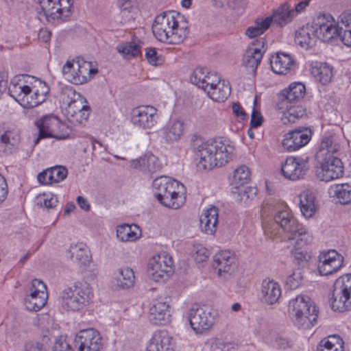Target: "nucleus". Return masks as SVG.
Listing matches in <instances>:
<instances>
[{"label": "nucleus", "mask_w": 351, "mask_h": 351, "mask_svg": "<svg viewBox=\"0 0 351 351\" xmlns=\"http://www.w3.org/2000/svg\"><path fill=\"white\" fill-rule=\"evenodd\" d=\"M317 351H343V341L339 335H330L322 339Z\"/></svg>", "instance_id": "obj_45"}, {"label": "nucleus", "mask_w": 351, "mask_h": 351, "mask_svg": "<svg viewBox=\"0 0 351 351\" xmlns=\"http://www.w3.org/2000/svg\"><path fill=\"white\" fill-rule=\"evenodd\" d=\"M321 163L317 175L320 180L328 182L339 178L343 174V166L338 157L317 158Z\"/></svg>", "instance_id": "obj_16"}, {"label": "nucleus", "mask_w": 351, "mask_h": 351, "mask_svg": "<svg viewBox=\"0 0 351 351\" xmlns=\"http://www.w3.org/2000/svg\"><path fill=\"white\" fill-rule=\"evenodd\" d=\"M147 272L154 281L165 282L173 272L171 256L165 252L154 256L149 261Z\"/></svg>", "instance_id": "obj_13"}, {"label": "nucleus", "mask_w": 351, "mask_h": 351, "mask_svg": "<svg viewBox=\"0 0 351 351\" xmlns=\"http://www.w3.org/2000/svg\"><path fill=\"white\" fill-rule=\"evenodd\" d=\"M152 32L159 41L176 45L187 37L189 29L184 16L171 11L163 12L156 17Z\"/></svg>", "instance_id": "obj_4"}, {"label": "nucleus", "mask_w": 351, "mask_h": 351, "mask_svg": "<svg viewBox=\"0 0 351 351\" xmlns=\"http://www.w3.org/2000/svg\"><path fill=\"white\" fill-rule=\"evenodd\" d=\"M310 0H303L298 3L294 7H292L293 14L296 17L298 14L302 13L309 5Z\"/></svg>", "instance_id": "obj_64"}, {"label": "nucleus", "mask_w": 351, "mask_h": 351, "mask_svg": "<svg viewBox=\"0 0 351 351\" xmlns=\"http://www.w3.org/2000/svg\"><path fill=\"white\" fill-rule=\"evenodd\" d=\"M186 318L195 333L210 329L215 324V316L198 304H193L186 313Z\"/></svg>", "instance_id": "obj_12"}, {"label": "nucleus", "mask_w": 351, "mask_h": 351, "mask_svg": "<svg viewBox=\"0 0 351 351\" xmlns=\"http://www.w3.org/2000/svg\"><path fill=\"white\" fill-rule=\"evenodd\" d=\"M250 176L251 173L249 168L245 165H241L234 171L232 184L237 189L247 183L250 180Z\"/></svg>", "instance_id": "obj_50"}, {"label": "nucleus", "mask_w": 351, "mask_h": 351, "mask_svg": "<svg viewBox=\"0 0 351 351\" xmlns=\"http://www.w3.org/2000/svg\"><path fill=\"white\" fill-rule=\"evenodd\" d=\"M161 136L167 142H174L180 138L184 132V123L178 119L170 120L160 130Z\"/></svg>", "instance_id": "obj_35"}, {"label": "nucleus", "mask_w": 351, "mask_h": 351, "mask_svg": "<svg viewBox=\"0 0 351 351\" xmlns=\"http://www.w3.org/2000/svg\"><path fill=\"white\" fill-rule=\"evenodd\" d=\"M141 237V230L136 224H123L117 226V237L121 242H132Z\"/></svg>", "instance_id": "obj_38"}, {"label": "nucleus", "mask_w": 351, "mask_h": 351, "mask_svg": "<svg viewBox=\"0 0 351 351\" xmlns=\"http://www.w3.org/2000/svg\"><path fill=\"white\" fill-rule=\"evenodd\" d=\"M206 346L210 351H223L225 348V343L218 338H210L206 342Z\"/></svg>", "instance_id": "obj_60"}, {"label": "nucleus", "mask_w": 351, "mask_h": 351, "mask_svg": "<svg viewBox=\"0 0 351 351\" xmlns=\"http://www.w3.org/2000/svg\"><path fill=\"white\" fill-rule=\"evenodd\" d=\"M274 219L285 232L289 233L287 240L294 246L291 251L294 263L299 266L307 264L311 256L302 247L311 243V234L288 210L278 211Z\"/></svg>", "instance_id": "obj_1"}, {"label": "nucleus", "mask_w": 351, "mask_h": 351, "mask_svg": "<svg viewBox=\"0 0 351 351\" xmlns=\"http://www.w3.org/2000/svg\"><path fill=\"white\" fill-rule=\"evenodd\" d=\"M282 293L280 285L273 280H264L261 285L262 300L267 304L278 302Z\"/></svg>", "instance_id": "obj_31"}, {"label": "nucleus", "mask_w": 351, "mask_h": 351, "mask_svg": "<svg viewBox=\"0 0 351 351\" xmlns=\"http://www.w3.org/2000/svg\"><path fill=\"white\" fill-rule=\"evenodd\" d=\"M47 298L45 284L40 280L34 279L32 282L30 293L25 299V308L30 311H38L46 304Z\"/></svg>", "instance_id": "obj_15"}, {"label": "nucleus", "mask_w": 351, "mask_h": 351, "mask_svg": "<svg viewBox=\"0 0 351 351\" xmlns=\"http://www.w3.org/2000/svg\"><path fill=\"white\" fill-rule=\"evenodd\" d=\"M303 281V275L300 269H296L289 276L287 279L286 285L291 289H295L299 287Z\"/></svg>", "instance_id": "obj_57"}, {"label": "nucleus", "mask_w": 351, "mask_h": 351, "mask_svg": "<svg viewBox=\"0 0 351 351\" xmlns=\"http://www.w3.org/2000/svg\"><path fill=\"white\" fill-rule=\"evenodd\" d=\"M145 58L148 62L153 66L162 65L165 62L164 57L158 54L156 49L152 47L146 49Z\"/></svg>", "instance_id": "obj_56"}, {"label": "nucleus", "mask_w": 351, "mask_h": 351, "mask_svg": "<svg viewBox=\"0 0 351 351\" xmlns=\"http://www.w3.org/2000/svg\"><path fill=\"white\" fill-rule=\"evenodd\" d=\"M256 194L257 189L256 187L247 186L238 190L239 199L245 203H247L249 200H252Z\"/></svg>", "instance_id": "obj_58"}, {"label": "nucleus", "mask_w": 351, "mask_h": 351, "mask_svg": "<svg viewBox=\"0 0 351 351\" xmlns=\"http://www.w3.org/2000/svg\"><path fill=\"white\" fill-rule=\"evenodd\" d=\"M330 306L333 311L341 313L351 310V274L342 276L335 282Z\"/></svg>", "instance_id": "obj_9"}, {"label": "nucleus", "mask_w": 351, "mask_h": 351, "mask_svg": "<svg viewBox=\"0 0 351 351\" xmlns=\"http://www.w3.org/2000/svg\"><path fill=\"white\" fill-rule=\"evenodd\" d=\"M21 134L18 128L5 125L0 128V152L6 155L13 154L21 143Z\"/></svg>", "instance_id": "obj_20"}, {"label": "nucleus", "mask_w": 351, "mask_h": 351, "mask_svg": "<svg viewBox=\"0 0 351 351\" xmlns=\"http://www.w3.org/2000/svg\"><path fill=\"white\" fill-rule=\"evenodd\" d=\"M269 27L268 19L258 18L255 21L254 25L247 28L245 35L250 38H255L262 35Z\"/></svg>", "instance_id": "obj_49"}, {"label": "nucleus", "mask_w": 351, "mask_h": 351, "mask_svg": "<svg viewBox=\"0 0 351 351\" xmlns=\"http://www.w3.org/2000/svg\"><path fill=\"white\" fill-rule=\"evenodd\" d=\"M306 93L305 86L301 82L291 83L287 88L282 90L278 95L280 106L298 104L304 97Z\"/></svg>", "instance_id": "obj_23"}, {"label": "nucleus", "mask_w": 351, "mask_h": 351, "mask_svg": "<svg viewBox=\"0 0 351 351\" xmlns=\"http://www.w3.org/2000/svg\"><path fill=\"white\" fill-rule=\"evenodd\" d=\"M51 337L49 335H44L39 341H31L25 345V351H47Z\"/></svg>", "instance_id": "obj_51"}, {"label": "nucleus", "mask_w": 351, "mask_h": 351, "mask_svg": "<svg viewBox=\"0 0 351 351\" xmlns=\"http://www.w3.org/2000/svg\"><path fill=\"white\" fill-rule=\"evenodd\" d=\"M337 36L341 37L343 43L351 47V13H344L341 16V26Z\"/></svg>", "instance_id": "obj_44"}, {"label": "nucleus", "mask_w": 351, "mask_h": 351, "mask_svg": "<svg viewBox=\"0 0 351 351\" xmlns=\"http://www.w3.org/2000/svg\"><path fill=\"white\" fill-rule=\"evenodd\" d=\"M90 108L78 109L75 110L73 114H66L69 121L73 124H82L88 120L90 113Z\"/></svg>", "instance_id": "obj_53"}, {"label": "nucleus", "mask_w": 351, "mask_h": 351, "mask_svg": "<svg viewBox=\"0 0 351 351\" xmlns=\"http://www.w3.org/2000/svg\"><path fill=\"white\" fill-rule=\"evenodd\" d=\"M50 171L45 173L52 180V184L62 181L67 175V169L62 166H56L49 168Z\"/></svg>", "instance_id": "obj_54"}, {"label": "nucleus", "mask_w": 351, "mask_h": 351, "mask_svg": "<svg viewBox=\"0 0 351 351\" xmlns=\"http://www.w3.org/2000/svg\"><path fill=\"white\" fill-rule=\"evenodd\" d=\"M330 193L338 199L341 204L351 203V185L348 183L337 184L332 186Z\"/></svg>", "instance_id": "obj_47"}, {"label": "nucleus", "mask_w": 351, "mask_h": 351, "mask_svg": "<svg viewBox=\"0 0 351 351\" xmlns=\"http://www.w3.org/2000/svg\"><path fill=\"white\" fill-rule=\"evenodd\" d=\"M75 346L78 351H100L102 339L99 332L93 328L82 330L76 335Z\"/></svg>", "instance_id": "obj_18"}, {"label": "nucleus", "mask_w": 351, "mask_h": 351, "mask_svg": "<svg viewBox=\"0 0 351 351\" xmlns=\"http://www.w3.org/2000/svg\"><path fill=\"white\" fill-rule=\"evenodd\" d=\"M115 280L117 286L122 289L133 287L135 282L134 271L130 267L119 269L115 276Z\"/></svg>", "instance_id": "obj_43"}, {"label": "nucleus", "mask_w": 351, "mask_h": 351, "mask_svg": "<svg viewBox=\"0 0 351 351\" xmlns=\"http://www.w3.org/2000/svg\"><path fill=\"white\" fill-rule=\"evenodd\" d=\"M263 123V117L261 114V113L258 111H256L254 108L253 109L252 116H251V121H250V125L251 128H258L261 126Z\"/></svg>", "instance_id": "obj_63"}, {"label": "nucleus", "mask_w": 351, "mask_h": 351, "mask_svg": "<svg viewBox=\"0 0 351 351\" xmlns=\"http://www.w3.org/2000/svg\"><path fill=\"white\" fill-rule=\"evenodd\" d=\"M38 4L37 13L40 21L58 25L68 20L72 14L73 0H34Z\"/></svg>", "instance_id": "obj_6"}, {"label": "nucleus", "mask_w": 351, "mask_h": 351, "mask_svg": "<svg viewBox=\"0 0 351 351\" xmlns=\"http://www.w3.org/2000/svg\"><path fill=\"white\" fill-rule=\"evenodd\" d=\"M117 5L125 21L134 19L138 10L136 0H118Z\"/></svg>", "instance_id": "obj_48"}, {"label": "nucleus", "mask_w": 351, "mask_h": 351, "mask_svg": "<svg viewBox=\"0 0 351 351\" xmlns=\"http://www.w3.org/2000/svg\"><path fill=\"white\" fill-rule=\"evenodd\" d=\"M154 196L163 206L179 208L184 202V186L171 178L160 176L153 181Z\"/></svg>", "instance_id": "obj_5"}, {"label": "nucleus", "mask_w": 351, "mask_h": 351, "mask_svg": "<svg viewBox=\"0 0 351 351\" xmlns=\"http://www.w3.org/2000/svg\"><path fill=\"white\" fill-rule=\"evenodd\" d=\"M280 106L283 110V117L282 118L285 123H295L298 119L302 118L306 113V110L298 104H290V105Z\"/></svg>", "instance_id": "obj_41"}, {"label": "nucleus", "mask_w": 351, "mask_h": 351, "mask_svg": "<svg viewBox=\"0 0 351 351\" xmlns=\"http://www.w3.org/2000/svg\"><path fill=\"white\" fill-rule=\"evenodd\" d=\"M312 132L308 128L297 129L287 133L282 141L283 147L293 152L306 145L311 138Z\"/></svg>", "instance_id": "obj_22"}, {"label": "nucleus", "mask_w": 351, "mask_h": 351, "mask_svg": "<svg viewBox=\"0 0 351 351\" xmlns=\"http://www.w3.org/2000/svg\"><path fill=\"white\" fill-rule=\"evenodd\" d=\"M315 35L311 25L307 24L295 32V42L304 49H308L315 43Z\"/></svg>", "instance_id": "obj_37"}, {"label": "nucleus", "mask_w": 351, "mask_h": 351, "mask_svg": "<svg viewBox=\"0 0 351 351\" xmlns=\"http://www.w3.org/2000/svg\"><path fill=\"white\" fill-rule=\"evenodd\" d=\"M231 88L228 82L221 80L212 88L207 89V95L213 101L222 102L226 100L230 95Z\"/></svg>", "instance_id": "obj_40"}, {"label": "nucleus", "mask_w": 351, "mask_h": 351, "mask_svg": "<svg viewBox=\"0 0 351 351\" xmlns=\"http://www.w3.org/2000/svg\"><path fill=\"white\" fill-rule=\"evenodd\" d=\"M208 256V250L203 245H197L195 247V259L197 263L206 261Z\"/></svg>", "instance_id": "obj_61"}, {"label": "nucleus", "mask_w": 351, "mask_h": 351, "mask_svg": "<svg viewBox=\"0 0 351 351\" xmlns=\"http://www.w3.org/2000/svg\"><path fill=\"white\" fill-rule=\"evenodd\" d=\"M39 130L38 137L34 140L37 145L41 138H55L64 139L69 137L70 128L60 119L53 116H47L36 122Z\"/></svg>", "instance_id": "obj_11"}, {"label": "nucleus", "mask_w": 351, "mask_h": 351, "mask_svg": "<svg viewBox=\"0 0 351 351\" xmlns=\"http://www.w3.org/2000/svg\"><path fill=\"white\" fill-rule=\"evenodd\" d=\"M68 252L72 261L81 268L86 267L91 261L90 252L83 243L71 244Z\"/></svg>", "instance_id": "obj_27"}, {"label": "nucleus", "mask_w": 351, "mask_h": 351, "mask_svg": "<svg viewBox=\"0 0 351 351\" xmlns=\"http://www.w3.org/2000/svg\"><path fill=\"white\" fill-rule=\"evenodd\" d=\"M233 151L232 146L221 139L197 140L194 143V152L198 160L197 166L203 170L225 165L232 159Z\"/></svg>", "instance_id": "obj_3"}, {"label": "nucleus", "mask_w": 351, "mask_h": 351, "mask_svg": "<svg viewBox=\"0 0 351 351\" xmlns=\"http://www.w3.org/2000/svg\"><path fill=\"white\" fill-rule=\"evenodd\" d=\"M82 96L80 93L76 92L72 87L65 86L62 89L60 97L61 102L66 107Z\"/></svg>", "instance_id": "obj_52"}, {"label": "nucleus", "mask_w": 351, "mask_h": 351, "mask_svg": "<svg viewBox=\"0 0 351 351\" xmlns=\"http://www.w3.org/2000/svg\"><path fill=\"white\" fill-rule=\"evenodd\" d=\"M131 166L134 169L140 168L142 171L150 173L156 172L162 168L158 158L151 153H147L138 159L133 160Z\"/></svg>", "instance_id": "obj_36"}, {"label": "nucleus", "mask_w": 351, "mask_h": 351, "mask_svg": "<svg viewBox=\"0 0 351 351\" xmlns=\"http://www.w3.org/2000/svg\"><path fill=\"white\" fill-rule=\"evenodd\" d=\"M271 70L278 75H287L295 66V62L290 55L285 53H277L270 59Z\"/></svg>", "instance_id": "obj_29"}, {"label": "nucleus", "mask_w": 351, "mask_h": 351, "mask_svg": "<svg viewBox=\"0 0 351 351\" xmlns=\"http://www.w3.org/2000/svg\"><path fill=\"white\" fill-rule=\"evenodd\" d=\"M289 308L293 315L294 324L298 328L308 329L317 321L318 311L307 295H299L290 300Z\"/></svg>", "instance_id": "obj_8"}, {"label": "nucleus", "mask_w": 351, "mask_h": 351, "mask_svg": "<svg viewBox=\"0 0 351 351\" xmlns=\"http://www.w3.org/2000/svg\"><path fill=\"white\" fill-rule=\"evenodd\" d=\"M97 69L92 67L91 62L83 60H68L62 68V74L69 82L80 85L87 82Z\"/></svg>", "instance_id": "obj_10"}, {"label": "nucleus", "mask_w": 351, "mask_h": 351, "mask_svg": "<svg viewBox=\"0 0 351 351\" xmlns=\"http://www.w3.org/2000/svg\"><path fill=\"white\" fill-rule=\"evenodd\" d=\"M311 73L323 84L330 82L332 75V69L327 64L317 62L312 65Z\"/></svg>", "instance_id": "obj_42"}, {"label": "nucleus", "mask_w": 351, "mask_h": 351, "mask_svg": "<svg viewBox=\"0 0 351 351\" xmlns=\"http://www.w3.org/2000/svg\"><path fill=\"white\" fill-rule=\"evenodd\" d=\"M214 267L219 276L227 278L236 267L235 257L230 251L219 252L214 256Z\"/></svg>", "instance_id": "obj_24"}, {"label": "nucleus", "mask_w": 351, "mask_h": 351, "mask_svg": "<svg viewBox=\"0 0 351 351\" xmlns=\"http://www.w3.org/2000/svg\"><path fill=\"white\" fill-rule=\"evenodd\" d=\"M93 297L90 285L86 282L77 281L64 288L60 295V304L66 311H77L87 306Z\"/></svg>", "instance_id": "obj_7"}, {"label": "nucleus", "mask_w": 351, "mask_h": 351, "mask_svg": "<svg viewBox=\"0 0 351 351\" xmlns=\"http://www.w3.org/2000/svg\"><path fill=\"white\" fill-rule=\"evenodd\" d=\"M341 149L340 140L336 135L324 137L321 141L319 149L317 152V158L324 157H336L334 156Z\"/></svg>", "instance_id": "obj_32"}, {"label": "nucleus", "mask_w": 351, "mask_h": 351, "mask_svg": "<svg viewBox=\"0 0 351 351\" xmlns=\"http://www.w3.org/2000/svg\"><path fill=\"white\" fill-rule=\"evenodd\" d=\"M157 109L152 106H141L131 112L132 123L139 128L150 129L157 123Z\"/></svg>", "instance_id": "obj_17"}, {"label": "nucleus", "mask_w": 351, "mask_h": 351, "mask_svg": "<svg viewBox=\"0 0 351 351\" xmlns=\"http://www.w3.org/2000/svg\"><path fill=\"white\" fill-rule=\"evenodd\" d=\"M70 350L71 346L69 343L66 341V338L62 336L56 339L52 347L53 351H69Z\"/></svg>", "instance_id": "obj_62"}, {"label": "nucleus", "mask_w": 351, "mask_h": 351, "mask_svg": "<svg viewBox=\"0 0 351 351\" xmlns=\"http://www.w3.org/2000/svg\"><path fill=\"white\" fill-rule=\"evenodd\" d=\"M249 47L243 57V64L252 72H255L263 58V51L258 47Z\"/></svg>", "instance_id": "obj_39"}, {"label": "nucleus", "mask_w": 351, "mask_h": 351, "mask_svg": "<svg viewBox=\"0 0 351 351\" xmlns=\"http://www.w3.org/2000/svg\"><path fill=\"white\" fill-rule=\"evenodd\" d=\"M318 258L317 269L322 276L336 273L343 266V257L336 250L324 251Z\"/></svg>", "instance_id": "obj_19"}, {"label": "nucleus", "mask_w": 351, "mask_h": 351, "mask_svg": "<svg viewBox=\"0 0 351 351\" xmlns=\"http://www.w3.org/2000/svg\"><path fill=\"white\" fill-rule=\"evenodd\" d=\"M300 210L306 218L312 217L317 209L316 197L311 190H306L300 195Z\"/></svg>", "instance_id": "obj_34"}, {"label": "nucleus", "mask_w": 351, "mask_h": 351, "mask_svg": "<svg viewBox=\"0 0 351 351\" xmlns=\"http://www.w3.org/2000/svg\"><path fill=\"white\" fill-rule=\"evenodd\" d=\"M269 20V25L275 23L280 27H282L291 23L295 16L292 11V7L289 3H285L274 10L270 16L266 17Z\"/></svg>", "instance_id": "obj_30"}, {"label": "nucleus", "mask_w": 351, "mask_h": 351, "mask_svg": "<svg viewBox=\"0 0 351 351\" xmlns=\"http://www.w3.org/2000/svg\"><path fill=\"white\" fill-rule=\"evenodd\" d=\"M169 305L162 300L153 301L149 312V320L154 325H165L170 322Z\"/></svg>", "instance_id": "obj_25"}, {"label": "nucleus", "mask_w": 351, "mask_h": 351, "mask_svg": "<svg viewBox=\"0 0 351 351\" xmlns=\"http://www.w3.org/2000/svg\"><path fill=\"white\" fill-rule=\"evenodd\" d=\"M171 341L172 337L167 330H159L149 340L147 351H174Z\"/></svg>", "instance_id": "obj_28"}, {"label": "nucleus", "mask_w": 351, "mask_h": 351, "mask_svg": "<svg viewBox=\"0 0 351 351\" xmlns=\"http://www.w3.org/2000/svg\"><path fill=\"white\" fill-rule=\"evenodd\" d=\"M315 37L322 42H328L337 36L339 27L329 14H319L311 24Z\"/></svg>", "instance_id": "obj_14"}, {"label": "nucleus", "mask_w": 351, "mask_h": 351, "mask_svg": "<svg viewBox=\"0 0 351 351\" xmlns=\"http://www.w3.org/2000/svg\"><path fill=\"white\" fill-rule=\"evenodd\" d=\"M191 82L206 93L207 89H212L215 84L221 80L215 73L208 72L206 69L197 68L191 75Z\"/></svg>", "instance_id": "obj_26"}, {"label": "nucleus", "mask_w": 351, "mask_h": 351, "mask_svg": "<svg viewBox=\"0 0 351 351\" xmlns=\"http://www.w3.org/2000/svg\"><path fill=\"white\" fill-rule=\"evenodd\" d=\"M10 96L24 108H33L43 104L49 92L47 84L28 75L15 76L9 87Z\"/></svg>", "instance_id": "obj_2"}, {"label": "nucleus", "mask_w": 351, "mask_h": 351, "mask_svg": "<svg viewBox=\"0 0 351 351\" xmlns=\"http://www.w3.org/2000/svg\"><path fill=\"white\" fill-rule=\"evenodd\" d=\"M218 222V209L215 206H210L205 210L200 216V228L208 234H213L216 232Z\"/></svg>", "instance_id": "obj_33"}, {"label": "nucleus", "mask_w": 351, "mask_h": 351, "mask_svg": "<svg viewBox=\"0 0 351 351\" xmlns=\"http://www.w3.org/2000/svg\"><path fill=\"white\" fill-rule=\"evenodd\" d=\"M36 200L38 205L47 209L56 207L58 203L57 197L52 194L40 195L37 196Z\"/></svg>", "instance_id": "obj_55"}, {"label": "nucleus", "mask_w": 351, "mask_h": 351, "mask_svg": "<svg viewBox=\"0 0 351 351\" xmlns=\"http://www.w3.org/2000/svg\"><path fill=\"white\" fill-rule=\"evenodd\" d=\"M308 170L307 160L302 158L289 157L281 167L284 177L291 180L302 178Z\"/></svg>", "instance_id": "obj_21"}, {"label": "nucleus", "mask_w": 351, "mask_h": 351, "mask_svg": "<svg viewBox=\"0 0 351 351\" xmlns=\"http://www.w3.org/2000/svg\"><path fill=\"white\" fill-rule=\"evenodd\" d=\"M88 107L90 106L87 100L84 97L82 96L79 99L75 100V101L71 103L69 106H66L65 110L66 114H73L75 110H78V109H81L82 110L84 108Z\"/></svg>", "instance_id": "obj_59"}, {"label": "nucleus", "mask_w": 351, "mask_h": 351, "mask_svg": "<svg viewBox=\"0 0 351 351\" xmlns=\"http://www.w3.org/2000/svg\"><path fill=\"white\" fill-rule=\"evenodd\" d=\"M141 47L142 43L138 40L120 44L117 47V49L124 58L130 60L141 55Z\"/></svg>", "instance_id": "obj_46"}]
</instances>
